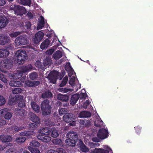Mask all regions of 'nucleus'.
<instances>
[{"instance_id": "obj_51", "label": "nucleus", "mask_w": 153, "mask_h": 153, "mask_svg": "<svg viewBox=\"0 0 153 153\" xmlns=\"http://www.w3.org/2000/svg\"><path fill=\"white\" fill-rule=\"evenodd\" d=\"M38 127L36 123H31L29 125V128L31 130H33L37 128Z\"/></svg>"}, {"instance_id": "obj_35", "label": "nucleus", "mask_w": 153, "mask_h": 153, "mask_svg": "<svg viewBox=\"0 0 153 153\" xmlns=\"http://www.w3.org/2000/svg\"><path fill=\"white\" fill-rule=\"evenodd\" d=\"M35 66L41 69L42 70H44L45 69L43 65H42V63L39 61H37L35 63Z\"/></svg>"}, {"instance_id": "obj_17", "label": "nucleus", "mask_w": 153, "mask_h": 153, "mask_svg": "<svg viewBox=\"0 0 153 153\" xmlns=\"http://www.w3.org/2000/svg\"><path fill=\"white\" fill-rule=\"evenodd\" d=\"M91 115V113L88 111H82L79 114L80 118H88L90 117Z\"/></svg>"}, {"instance_id": "obj_7", "label": "nucleus", "mask_w": 153, "mask_h": 153, "mask_svg": "<svg viewBox=\"0 0 153 153\" xmlns=\"http://www.w3.org/2000/svg\"><path fill=\"white\" fill-rule=\"evenodd\" d=\"M108 132L107 130L104 128H102L99 130L97 134L98 137L100 139H104L108 137Z\"/></svg>"}, {"instance_id": "obj_15", "label": "nucleus", "mask_w": 153, "mask_h": 153, "mask_svg": "<svg viewBox=\"0 0 153 153\" xmlns=\"http://www.w3.org/2000/svg\"><path fill=\"white\" fill-rule=\"evenodd\" d=\"M3 66L4 68L7 69H10L13 66L12 62L11 60L8 59H5L4 61Z\"/></svg>"}, {"instance_id": "obj_38", "label": "nucleus", "mask_w": 153, "mask_h": 153, "mask_svg": "<svg viewBox=\"0 0 153 153\" xmlns=\"http://www.w3.org/2000/svg\"><path fill=\"white\" fill-rule=\"evenodd\" d=\"M51 131H51V136L52 137H56L58 136L59 134L57 131L56 129L54 128H52Z\"/></svg>"}, {"instance_id": "obj_6", "label": "nucleus", "mask_w": 153, "mask_h": 153, "mask_svg": "<svg viewBox=\"0 0 153 153\" xmlns=\"http://www.w3.org/2000/svg\"><path fill=\"white\" fill-rule=\"evenodd\" d=\"M59 76V73L56 71L51 72L48 75V77L50 79V81L54 84L56 83Z\"/></svg>"}, {"instance_id": "obj_54", "label": "nucleus", "mask_w": 153, "mask_h": 153, "mask_svg": "<svg viewBox=\"0 0 153 153\" xmlns=\"http://www.w3.org/2000/svg\"><path fill=\"white\" fill-rule=\"evenodd\" d=\"M17 102L22 101L23 99V97L20 95H16Z\"/></svg>"}, {"instance_id": "obj_64", "label": "nucleus", "mask_w": 153, "mask_h": 153, "mask_svg": "<svg viewBox=\"0 0 153 153\" xmlns=\"http://www.w3.org/2000/svg\"><path fill=\"white\" fill-rule=\"evenodd\" d=\"M27 16L29 19H33V14L31 12H28L27 14Z\"/></svg>"}, {"instance_id": "obj_21", "label": "nucleus", "mask_w": 153, "mask_h": 153, "mask_svg": "<svg viewBox=\"0 0 153 153\" xmlns=\"http://www.w3.org/2000/svg\"><path fill=\"white\" fill-rule=\"evenodd\" d=\"M57 97L59 100L62 102H67L68 101L69 99V96L68 95L60 94L58 95Z\"/></svg>"}, {"instance_id": "obj_13", "label": "nucleus", "mask_w": 153, "mask_h": 153, "mask_svg": "<svg viewBox=\"0 0 153 153\" xmlns=\"http://www.w3.org/2000/svg\"><path fill=\"white\" fill-rule=\"evenodd\" d=\"M74 114L71 113L65 114L63 116V120L67 123H69L74 120Z\"/></svg>"}, {"instance_id": "obj_26", "label": "nucleus", "mask_w": 153, "mask_h": 153, "mask_svg": "<svg viewBox=\"0 0 153 153\" xmlns=\"http://www.w3.org/2000/svg\"><path fill=\"white\" fill-rule=\"evenodd\" d=\"M62 52L59 51H57L54 53L53 55V57L55 59H58L62 57Z\"/></svg>"}, {"instance_id": "obj_55", "label": "nucleus", "mask_w": 153, "mask_h": 153, "mask_svg": "<svg viewBox=\"0 0 153 153\" xmlns=\"http://www.w3.org/2000/svg\"><path fill=\"white\" fill-rule=\"evenodd\" d=\"M45 25V22H39L38 24L37 28L39 29H42L44 27Z\"/></svg>"}, {"instance_id": "obj_18", "label": "nucleus", "mask_w": 153, "mask_h": 153, "mask_svg": "<svg viewBox=\"0 0 153 153\" xmlns=\"http://www.w3.org/2000/svg\"><path fill=\"white\" fill-rule=\"evenodd\" d=\"M50 41L48 39H46L40 45V48L42 50L46 49L49 46Z\"/></svg>"}, {"instance_id": "obj_14", "label": "nucleus", "mask_w": 153, "mask_h": 153, "mask_svg": "<svg viewBox=\"0 0 153 153\" xmlns=\"http://www.w3.org/2000/svg\"><path fill=\"white\" fill-rule=\"evenodd\" d=\"M30 120L33 122L37 124H39L40 123V120L39 117L33 113H30Z\"/></svg>"}, {"instance_id": "obj_57", "label": "nucleus", "mask_w": 153, "mask_h": 153, "mask_svg": "<svg viewBox=\"0 0 153 153\" xmlns=\"http://www.w3.org/2000/svg\"><path fill=\"white\" fill-rule=\"evenodd\" d=\"M19 102V103L18 104V106L19 107L22 108L25 107V104L23 101H21Z\"/></svg>"}, {"instance_id": "obj_59", "label": "nucleus", "mask_w": 153, "mask_h": 153, "mask_svg": "<svg viewBox=\"0 0 153 153\" xmlns=\"http://www.w3.org/2000/svg\"><path fill=\"white\" fill-rule=\"evenodd\" d=\"M20 34V33L19 32H13L10 34V36L11 37H15L19 35Z\"/></svg>"}, {"instance_id": "obj_29", "label": "nucleus", "mask_w": 153, "mask_h": 153, "mask_svg": "<svg viewBox=\"0 0 153 153\" xmlns=\"http://www.w3.org/2000/svg\"><path fill=\"white\" fill-rule=\"evenodd\" d=\"M24 28L25 30H29L31 26V24L30 21H27L23 24Z\"/></svg>"}, {"instance_id": "obj_50", "label": "nucleus", "mask_w": 153, "mask_h": 153, "mask_svg": "<svg viewBox=\"0 0 153 153\" xmlns=\"http://www.w3.org/2000/svg\"><path fill=\"white\" fill-rule=\"evenodd\" d=\"M9 100L13 102H17L16 96H14L11 95H10L9 98Z\"/></svg>"}, {"instance_id": "obj_53", "label": "nucleus", "mask_w": 153, "mask_h": 153, "mask_svg": "<svg viewBox=\"0 0 153 153\" xmlns=\"http://www.w3.org/2000/svg\"><path fill=\"white\" fill-rule=\"evenodd\" d=\"M58 90L59 91L63 92L64 93H66L69 91H71L70 89L67 88H60L58 89Z\"/></svg>"}, {"instance_id": "obj_3", "label": "nucleus", "mask_w": 153, "mask_h": 153, "mask_svg": "<svg viewBox=\"0 0 153 153\" xmlns=\"http://www.w3.org/2000/svg\"><path fill=\"white\" fill-rule=\"evenodd\" d=\"M49 100L47 99L44 100L42 102L41 107L43 116L49 115L51 113V107L49 104Z\"/></svg>"}, {"instance_id": "obj_43", "label": "nucleus", "mask_w": 153, "mask_h": 153, "mask_svg": "<svg viewBox=\"0 0 153 153\" xmlns=\"http://www.w3.org/2000/svg\"><path fill=\"white\" fill-rule=\"evenodd\" d=\"M26 139L25 137H19L16 138V140L18 143H23Z\"/></svg>"}, {"instance_id": "obj_30", "label": "nucleus", "mask_w": 153, "mask_h": 153, "mask_svg": "<svg viewBox=\"0 0 153 153\" xmlns=\"http://www.w3.org/2000/svg\"><path fill=\"white\" fill-rule=\"evenodd\" d=\"M1 136V140L3 142H8L11 141L12 140L11 137L10 136Z\"/></svg>"}, {"instance_id": "obj_19", "label": "nucleus", "mask_w": 153, "mask_h": 153, "mask_svg": "<svg viewBox=\"0 0 153 153\" xmlns=\"http://www.w3.org/2000/svg\"><path fill=\"white\" fill-rule=\"evenodd\" d=\"M9 85L12 87H20L22 86V84L20 81L12 80L10 81Z\"/></svg>"}, {"instance_id": "obj_9", "label": "nucleus", "mask_w": 153, "mask_h": 153, "mask_svg": "<svg viewBox=\"0 0 153 153\" xmlns=\"http://www.w3.org/2000/svg\"><path fill=\"white\" fill-rule=\"evenodd\" d=\"M8 19L4 15H0V28L5 27L8 23Z\"/></svg>"}, {"instance_id": "obj_10", "label": "nucleus", "mask_w": 153, "mask_h": 153, "mask_svg": "<svg viewBox=\"0 0 153 153\" xmlns=\"http://www.w3.org/2000/svg\"><path fill=\"white\" fill-rule=\"evenodd\" d=\"M10 41L8 36L4 34L0 35V45H4L8 43Z\"/></svg>"}, {"instance_id": "obj_25", "label": "nucleus", "mask_w": 153, "mask_h": 153, "mask_svg": "<svg viewBox=\"0 0 153 153\" xmlns=\"http://www.w3.org/2000/svg\"><path fill=\"white\" fill-rule=\"evenodd\" d=\"M32 69V67L31 66H23L21 67L20 72L22 73V74L23 73L29 71Z\"/></svg>"}, {"instance_id": "obj_32", "label": "nucleus", "mask_w": 153, "mask_h": 153, "mask_svg": "<svg viewBox=\"0 0 153 153\" xmlns=\"http://www.w3.org/2000/svg\"><path fill=\"white\" fill-rule=\"evenodd\" d=\"M30 145L36 148L39 147L40 146V143L36 140H32L30 144Z\"/></svg>"}, {"instance_id": "obj_16", "label": "nucleus", "mask_w": 153, "mask_h": 153, "mask_svg": "<svg viewBox=\"0 0 153 153\" xmlns=\"http://www.w3.org/2000/svg\"><path fill=\"white\" fill-rule=\"evenodd\" d=\"M79 98V95L77 94H75L71 96L70 100V104L72 105L75 104Z\"/></svg>"}, {"instance_id": "obj_58", "label": "nucleus", "mask_w": 153, "mask_h": 153, "mask_svg": "<svg viewBox=\"0 0 153 153\" xmlns=\"http://www.w3.org/2000/svg\"><path fill=\"white\" fill-rule=\"evenodd\" d=\"M65 69L68 71H72L73 69L71 67L70 64L69 65H66L65 67Z\"/></svg>"}, {"instance_id": "obj_23", "label": "nucleus", "mask_w": 153, "mask_h": 153, "mask_svg": "<svg viewBox=\"0 0 153 153\" xmlns=\"http://www.w3.org/2000/svg\"><path fill=\"white\" fill-rule=\"evenodd\" d=\"M9 51L6 49H0V57H5L7 56L9 54Z\"/></svg>"}, {"instance_id": "obj_47", "label": "nucleus", "mask_w": 153, "mask_h": 153, "mask_svg": "<svg viewBox=\"0 0 153 153\" xmlns=\"http://www.w3.org/2000/svg\"><path fill=\"white\" fill-rule=\"evenodd\" d=\"M22 91V89L20 88H15L13 90V94H18L21 93Z\"/></svg>"}, {"instance_id": "obj_4", "label": "nucleus", "mask_w": 153, "mask_h": 153, "mask_svg": "<svg viewBox=\"0 0 153 153\" xmlns=\"http://www.w3.org/2000/svg\"><path fill=\"white\" fill-rule=\"evenodd\" d=\"M10 8L14 11L15 13L17 16L23 15L27 12L25 7L19 5H12Z\"/></svg>"}, {"instance_id": "obj_61", "label": "nucleus", "mask_w": 153, "mask_h": 153, "mask_svg": "<svg viewBox=\"0 0 153 153\" xmlns=\"http://www.w3.org/2000/svg\"><path fill=\"white\" fill-rule=\"evenodd\" d=\"M54 50L53 49H50L46 51V53L48 55H51L54 52Z\"/></svg>"}, {"instance_id": "obj_5", "label": "nucleus", "mask_w": 153, "mask_h": 153, "mask_svg": "<svg viewBox=\"0 0 153 153\" xmlns=\"http://www.w3.org/2000/svg\"><path fill=\"white\" fill-rule=\"evenodd\" d=\"M15 42L17 45H24L28 43V40L26 35H21L16 39Z\"/></svg>"}, {"instance_id": "obj_48", "label": "nucleus", "mask_w": 153, "mask_h": 153, "mask_svg": "<svg viewBox=\"0 0 153 153\" xmlns=\"http://www.w3.org/2000/svg\"><path fill=\"white\" fill-rule=\"evenodd\" d=\"M80 149L81 151L85 152H87L89 151L88 148L85 145L80 146Z\"/></svg>"}, {"instance_id": "obj_46", "label": "nucleus", "mask_w": 153, "mask_h": 153, "mask_svg": "<svg viewBox=\"0 0 153 153\" xmlns=\"http://www.w3.org/2000/svg\"><path fill=\"white\" fill-rule=\"evenodd\" d=\"M75 77L74 76H73L70 79L69 81V84L71 86H73L75 85Z\"/></svg>"}, {"instance_id": "obj_56", "label": "nucleus", "mask_w": 153, "mask_h": 153, "mask_svg": "<svg viewBox=\"0 0 153 153\" xmlns=\"http://www.w3.org/2000/svg\"><path fill=\"white\" fill-rule=\"evenodd\" d=\"M15 149L13 148H11L7 149L6 153H15Z\"/></svg>"}, {"instance_id": "obj_37", "label": "nucleus", "mask_w": 153, "mask_h": 153, "mask_svg": "<svg viewBox=\"0 0 153 153\" xmlns=\"http://www.w3.org/2000/svg\"><path fill=\"white\" fill-rule=\"evenodd\" d=\"M81 125L84 126H89L90 125V122L89 120H84L80 121Z\"/></svg>"}, {"instance_id": "obj_11", "label": "nucleus", "mask_w": 153, "mask_h": 153, "mask_svg": "<svg viewBox=\"0 0 153 153\" xmlns=\"http://www.w3.org/2000/svg\"><path fill=\"white\" fill-rule=\"evenodd\" d=\"M37 137L38 139L45 143H48L51 140V137L48 135L39 134Z\"/></svg>"}, {"instance_id": "obj_2", "label": "nucleus", "mask_w": 153, "mask_h": 153, "mask_svg": "<svg viewBox=\"0 0 153 153\" xmlns=\"http://www.w3.org/2000/svg\"><path fill=\"white\" fill-rule=\"evenodd\" d=\"M16 58V60L19 65L23 64L27 57V55L25 50H19L16 53L15 55Z\"/></svg>"}, {"instance_id": "obj_12", "label": "nucleus", "mask_w": 153, "mask_h": 153, "mask_svg": "<svg viewBox=\"0 0 153 153\" xmlns=\"http://www.w3.org/2000/svg\"><path fill=\"white\" fill-rule=\"evenodd\" d=\"M25 84L26 86L28 87H35L39 85L40 82L39 81H31L30 80L26 81Z\"/></svg>"}, {"instance_id": "obj_34", "label": "nucleus", "mask_w": 153, "mask_h": 153, "mask_svg": "<svg viewBox=\"0 0 153 153\" xmlns=\"http://www.w3.org/2000/svg\"><path fill=\"white\" fill-rule=\"evenodd\" d=\"M22 75V73L20 72L13 74H12L11 76L13 79H16L20 78Z\"/></svg>"}, {"instance_id": "obj_22", "label": "nucleus", "mask_w": 153, "mask_h": 153, "mask_svg": "<svg viewBox=\"0 0 153 153\" xmlns=\"http://www.w3.org/2000/svg\"><path fill=\"white\" fill-rule=\"evenodd\" d=\"M52 97V94L50 91H46L42 94V97L43 98H51Z\"/></svg>"}, {"instance_id": "obj_31", "label": "nucleus", "mask_w": 153, "mask_h": 153, "mask_svg": "<svg viewBox=\"0 0 153 153\" xmlns=\"http://www.w3.org/2000/svg\"><path fill=\"white\" fill-rule=\"evenodd\" d=\"M94 152L95 153H109V151L102 148H95Z\"/></svg>"}, {"instance_id": "obj_63", "label": "nucleus", "mask_w": 153, "mask_h": 153, "mask_svg": "<svg viewBox=\"0 0 153 153\" xmlns=\"http://www.w3.org/2000/svg\"><path fill=\"white\" fill-rule=\"evenodd\" d=\"M134 128L136 130V133L137 134L138 133H140V131L141 129V127L139 126H137L135 127Z\"/></svg>"}, {"instance_id": "obj_20", "label": "nucleus", "mask_w": 153, "mask_h": 153, "mask_svg": "<svg viewBox=\"0 0 153 153\" xmlns=\"http://www.w3.org/2000/svg\"><path fill=\"white\" fill-rule=\"evenodd\" d=\"M31 106L33 110L36 113H39L40 111L39 106L36 104L34 101H32L30 103Z\"/></svg>"}, {"instance_id": "obj_45", "label": "nucleus", "mask_w": 153, "mask_h": 153, "mask_svg": "<svg viewBox=\"0 0 153 153\" xmlns=\"http://www.w3.org/2000/svg\"><path fill=\"white\" fill-rule=\"evenodd\" d=\"M12 116V113L7 112L4 115V118L6 120H9L11 118Z\"/></svg>"}, {"instance_id": "obj_24", "label": "nucleus", "mask_w": 153, "mask_h": 153, "mask_svg": "<svg viewBox=\"0 0 153 153\" xmlns=\"http://www.w3.org/2000/svg\"><path fill=\"white\" fill-rule=\"evenodd\" d=\"M52 62L51 59V57H47L46 58L44 59L43 62V65L45 67V69L47 68V66L49 67L51 65Z\"/></svg>"}, {"instance_id": "obj_1", "label": "nucleus", "mask_w": 153, "mask_h": 153, "mask_svg": "<svg viewBox=\"0 0 153 153\" xmlns=\"http://www.w3.org/2000/svg\"><path fill=\"white\" fill-rule=\"evenodd\" d=\"M66 137V145L70 146H75L78 140L77 134L74 131H70L67 134Z\"/></svg>"}, {"instance_id": "obj_27", "label": "nucleus", "mask_w": 153, "mask_h": 153, "mask_svg": "<svg viewBox=\"0 0 153 153\" xmlns=\"http://www.w3.org/2000/svg\"><path fill=\"white\" fill-rule=\"evenodd\" d=\"M51 131L47 128H43L40 131V134L49 135L51 133Z\"/></svg>"}, {"instance_id": "obj_36", "label": "nucleus", "mask_w": 153, "mask_h": 153, "mask_svg": "<svg viewBox=\"0 0 153 153\" xmlns=\"http://www.w3.org/2000/svg\"><path fill=\"white\" fill-rule=\"evenodd\" d=\"M38 75L36 72H33L30 73L29 75V78L32 80H36L38 78Z\"/></svg>"}, {"instance_id": "obj_33", "label": "nucleus", "mask_w": 153, "mask_h": 153, "mask_svg": "<svg viewBox=\"0 0 153 153\" xmlns=\"http://www.w3.org/2000/svg\"><path fill=\"white\" fill-rule=\"evenodd\" d=\"M31 0H20L19 2L24 5L30 6Z\"/></svg>"}, {"instance_id": "obj_44", "label": "nucleus", "mask_w": 153, "mask_h": 153, "mask_svg": "<svg viewBox=\"0 0 153 153\" xmlns=\"http://www.w3.org/2000/svg\"><path fill=\"white\" fill-rule=\"evenodd\" d=\"M52 142L54 144L56 145H61L62 142L61 140L59 138L53 140Z\"/></svg>"}, {"instance_id": "obj_42", "label": "nucleus", "mask_w": 153, "mask_h": 153, "mask_svg": "<svg viewBox=\"0 0 153 153\" xmlns=\"http://www.w3.org/2000/svg\"><path fill=\"white\" fill-rule=\"evenodd\" d=\"M68 112V110L65 108H61L59 110V114L60 115L67 114Z\"/></svg>"}, {"instance_id": "obj_52", "label": "nucleus", "mask_w": 153, "mask_h": 153, "mask_svg": "<svg viewBox=\"0 0 153 153\" xmlns=\"http://www.w3.org/2000/svg\"><path fill=\"white\" fill-rule=\"evenodd\" d=\"M5 99L2 96H0V106L4 105L5 103Z\"/></svg>"}, {"instance_id": "obj_8", "label": "nucleus", "mask_w": 153, "mask_h": 153, "mask_svg": "<svg viewBox=\"0 0 153 153\" xmlns=\"http://www.w3.org/2000/svg\"><path fill=\"white\" fill-rule=\"evenodd\" d=\"M44 36V33L41 31H39L35 34V38L34 39V43L37 44L42 40Z\"/></svg>"}, {"instance_id": "obj_62", "label": "nucleus", "mask_w": 153, "mask_h": 153, "mask_svg": "<svg viewBox=\"0 0 153 153\" xmlns=\"http://www.w3.org/2000/svg\"><path fill=\"white\" fill-rule=\"evenodd\" d=\"M89 104L90 103L88 100H86L85 102L83 104V107L84 108L86 109L87 108L88 106L89 105Z\"/></svg>"}, {"instance_id": "obj_39", "label": "nucleus", "mask_w": 153, "mask_h": 153, "mask_svg": "<svg viewBox=\"0 0 153 153\" xmlns=\"http://www.w3.org/2000/svg\"><path fill=\"white\" fill-rule=\"evenodd\" d=\"M68 81V77L65 76L63 79L61 83L59 85V87H60L64 86L67 83Z\"/></svg>"}, {"instance_id": "obj_40", "label": "nucleus", "mask_w": 153, "mask_h": 153, "mask_svg": "<svg viewBox=\"0 0 153 153\" xmlns=\"http://www.w3.org/2000/svg\"><path fill=\"white\" fill-rule=\"evenodd\" d=\"M16 111H17L18 114L21 116L24 115L25 112V110L22 108H16Z\"/></svg>"}, {"instance_id": "obj_28", "label": "nucleus", "mask_w": 153, "mask_h": 153, "mask_svg": "<svg viewBox=\"0 0 153 153\" xmlns=\"http://www.w3.org/2000/svg\"><path fill=\"white\" fill-rule=\"evenodd\" d=\"M65 150L63 149L59 148L56 150H54L53 149H50L48 150L47 153H65Z\"/></svg>"}, {"instance_id": "obj_49", "label": "nucleus", "mask_w": 153, "mask_h": 153, "mask_svg": "<svg viewBox=\"0 0 153 153\" xmlns=\"http://www.w3.org/2000/svg\"><path fill=\"white\" fill-rule=\"evenodd\" d=\"M31 132L30 131H25L22 132L20 133V135L21 136H27L30 135Z\"/></svg>"}, {"instance_id": "obj_60", "label": "nucleus", "mask_w": 153, "mask_h": 153, "mask_svg": "<svg viewBox=\"0 0 153 153\" xmlns=\"http://www.w3.org/2000/svg\"><path fill=\"white\" fill-rule=\"evenodd\" d=\"M45 124L49 126H51L53 125V123L51 121L50 119H48L47 121H45Z\"/></svg>"}, {"instance_id": "obj_41", "label": "nucleus", "mask_w": 153, "mask_h": 153, "mask_svg": "<svg viewBox=\"0 0 153 153\" xmlns=\"http://www.w3.org/2000/svg\"><path fill=\"white\" fill-rule=\"evenodd\" d=\"M28 147L31 153H40V151L37 148H33L31 146H29Z\"/></svg>"}]
</instances>
